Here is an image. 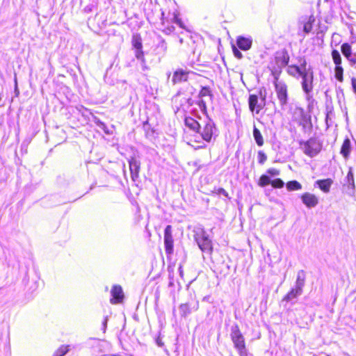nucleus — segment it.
Instances as JSON below:
<instances>
[{
  "mask_svg": "<svg viewBox=\"0 0 356 356\" xmlns=\"http://www.w3.org/2000/svg\"><path fill=\"white\" fill-rule=\"evenodd\" d=\"M281 70L274 69L272 71V74L274 77L273 85L276 97L279 101L280 105L282 108L285 107L289 99V88L287 83L280 79Z\"/></svg>",
  "mask_w": 356,
  "mask_h": 356,
  "instance_id": "obj_1",
  "label": "nucleus"
},
{
  "mask_svg": "<svg viewBox=\"0 0 356 356\" xmlns=\"http://www.w3.org/2000/svg\"><path fill=\"white\" fill-rule=\"evenodd\" d=\"M230 337L238 353L241 356L246 355L248 354V350L246 348L245 338L237 324L232 326Z\"/></svg>",
  "mask_w": 356,
  "mask_h": 356,
  "instance_id": "obj_2",
  "label": "nucleus"
},
{
  "mask_svg": "<svg viewBox=\"0 0 356 356\" xmlns=\"http://www.w3.org/2000/svg\"><path fill=\"white\" fill-rule=\"evenodd\" d=\"M292 119L303 129L311 128L312 126L311 116L302 108L296 107L294 109Z\"/></svg>",
  "mask_w": 356,
  "mask_h": 356,
  "instance_id": "obj_3",
  "label": "nucleus"
},
{
  "mask_svg": "<svg viewBox=\"0 0 356 356\" xmlns=\"http://www.w3.org/2000/svg\"><path fill=\"white\" fill-rule=\"evenodd\" d=\"M297 59L300 65L291 64L288 65L286 70L287 74L293 77H296L297 76H300L301 74H303L308 70V68L307 67V62L306 58L305 56H299Z\"/></svg>",
  "mask_w": 356,
  "mask_h": 356,
  "instance_id": "obj_4",
  "label": "nucleus"
},
{
  "mask_svg": "<svg viewBox=\"0 0 356 356\" xmlns=\"http://www.w3.org/2000/svg\"><path fill=\"white\" fill-rule=\"evenodd\" d=\"M303 145L304 153L310 157L316 156L322 149V143L316 138H310Z\"/></svg>",
  "mask_w": 356,
  "mask_h": 356,
  "instance_id": "obj_5",
  "label": "nucleus"
},
{
  "mask_svg": "<svg viewBox=\"0 0 356 356\" xmlns=\"http://www.w3.org/2000/svg\"><path fill=\"white\" fill-rule=\"evenodd\" d=\"M331 56L334 67V77L335 79L342 83L343 81V68L342 67V58L341 56L337 49H332L331 51Z\"/></svg>",
  "mask_w": 356,
  "mask_h": 356,
  "instance_id": "obj_6",
  "label": "nucleus"
},
{
  "mask_svg": "<svg viewBox=\"0 0 356 356\" xmlns=\"http://www.w3.org/2000/svg\"><path fill=\"white\" fill-rule=\"evenodd\" d=\"M195 239L200 250L209 254L213 252V245L211 241L209 238L204 231L197 232L195 235Z\"/></svg>",
  "mask_w": 356,
  "mask_h": 356,
  "instance_id": "obj_7",
  "label": "nucleus"
},
{
  "mask_svg": "<svg viewBox=\"0 0 356 356\" xmlns=\"http://www.w3.org/2000/svg\"><path fill=\"white\" fill-rule=\"evenodd\" d=\"M249 109L252 113L259 114L266 106V97L259 98L257 95H250L248 98Z\"/></svg>",
  "mask_w": 356,
  "mask_h": 356,
  "instance_id": "obj_8",
  "label": "nucleus"
},
{
  "mask_svg": "<svg viewBox=\"0 0 356 356\" xmlns=\"http://www.w3.org/2000/svg\"><path fill=\"white\" fill-rule=\"evenodd\" d=\"M302 88L306 94L310 93L313 90L314 72L311 67H308V70L303 74H301Z\"/></svg>",
  "mask_w": 356,
  "mask_h": 356,
  "instance_id": "obj_9",
  "label": "nucleus"
},
{
  "mask_svg": "<svg viewBox=\"0 0 356 356\" xmlns=\"http://www.w3.org/2000/svg\"><path fill=\"white\" fill-rule=\"evenodd\" d=\"M290 56L286 49H284L281 51H277L275 56V61L277 65V67H273L271 72L274 69L280 70L282 71V68L289 65Z\"/></svg>",
  "mask_w": 356,
  "mask_h": 356,
  "instance_id": "obj_10",
  "label": "nucleus"
},
{
  "mask_svg": "<svg viewBox=\"0 0 356 356\" xmlns=\"http://www.w3.org/2000/svg\"><path fill=\"white\" fill-rule=\"evenodd\" d=\"M131 45L135 49V56L138 60H145V53L143 50L142 38L140 34H134L131 38Z\"/></svg>",
  "mask_w": 356,
  "mask_h": 356,
  "instance_id": "obj_11",
  "label": "nucleus"
},
{
  "mask_svg": "<svg viewBox=\"0 0 356 356\" xmlns=\"http://www.w3.org/2000/svg\"><path fill=\"white\" fill-rule=\"evenodd\" d=\"M215 129V124L212 121L209 120L202 127H200V129L198 133L200 134L202 138L204 141L209 143L212 139Z\"/></svg>",
  "mask_w": 356,
  "mask_h": 356,
  "instance_id": "obj_12",
  "label": "nucleus"
},
{
  "mask_svg": "<svg viewBox=\"0 0 356 356\" xmlns=\"http://www.w3.org/2000/svg\"><path fill=\"white\" fill-rule=\"evenodd\" d=\"M164 245L165 253L171 255L173 253L174 240L172 237V226L167 225L164 230Z\"/></svg>",
  "mask_w": 356,
  "mask_h": 356,
  "instance_id": "obj_13",
  "label": "nucleus"
},
{
  "mask_svg": "<svg viewBox=\"0 0 356 356\" xmlns=\"http://www.w3.org/2000/svg\"><path fill=\"white\" fill-rule=\"evenodd\" d=\"M111 298L110 302L112 305L120 304L123 302L124 295L123 293L122 288L119 284H115L112 286L111 290Z\"/></svg>",
  "mask_w": 356,
  "mask_h": 356,
  "instance_id": "obj_14",
  "label": "nucleus"
},
{
  "mask_svg": "<svg viewBox=\"0 0 356 356\" xmlns=\"http://www.w3.org/2000/svg\"><path fill=\"white\" fill-rule=\"evenodd\" d=\"M190 73L191 72L189 70H185L181 68L177 69L172 74V84L176 85L182 82L188 81Z\"/></svg>",
  "mask_w": 356,
  "mask_h": 356,
  "instance_id": "obj_15",
  "label": "nucleus"
},
{
  "mask_svg": "<svg viewBox=\"0 0 356 356\" xmlns=\"http://www.w3.org/2000/svg\"><path fill=\"white\" fill-rule=\"evenodd\" d=\"M129 170L131 173V179L136 181L138 177L140 170V163L136 157H131L129 160Z\"/></svg>",
  "mask_w": 356,
  "mask_h": 356,
  "instance_id": "obj_16",
  "label": "nucleus"
},
{
  "mask_svg": "<svg viewBox=\"0 0 356 356\" xmlns=\"http://www.w3.org/2000/svg\"><path fill=\"white\" fill-rule=\"evenodd\" d=\"M302 203L308 208L315 207L318 204V197L308 192L304 193L300 196Z\"/></svg>",
  "mask_w": 356,
  "mask_h": 356,
  "instance_id": "obj_17",
  "label": "nucleus"
},
{
  "mask_svg": "<svg viewBox=\"0 0 356 356\" xmlns=\"http://www.w3.org/2000/svg\"><path fill=\"white\" fill-rule=\"evenodd\" d=\"M236 45L237 47L243 50L248 51L251 49L252 45V39L250 37L238 36L236 38Z\"/></svg>",
  "mask_w": 356,
  "mask_h": 356,
  "instance_id": "obj_18",
  "label": "nucleus"
},
{
  "mask_svg": "<svg viewBox=\"0 0 356 356\" xmlns=\"http://www.w3.org/2000/svg\"><path fill=\"white\" fill-rule=\"evenodd\" d=\"M198 308L199 301L197 300L195 301V303L192 307L188 302L182 303L179 305L181 316L183 317H186L192 312L193 310L197 311Z\"/></svg>",
  "mask_w": 356,
  "mask_h": 356,
  "instance_id": "obj_19",
  "label": "nucleus"
},
{
  "mask_svg": "<svg viewBox=\"0 0 356 356\" xmlns=\"http://www.w3.org/2000/svg\"><path fill=\"white\" fill-rule=\"evenodd\" d=\"M351 152V143L348 138H346L341 145L340 154L345 159H348Z\"/></svg>",
  "mask_w": 356,
  "mask_h": 356,
  "instance_id": "obj_20",
  "label": "nucleus"
},
{
  "mask_svg": "<svg viewBox=\"0 0 356 356\" xmlns=\"http://www.w3.org/2000/svg\"><path fill=\"white\" fill-rule=\"evenodd\" d=\"M333 184V180L330 178L325 179H318L316 181V184L318 185L319 188L325 193H327L330 191V188L332 184Z\"/></svg>",
  "mask_w": 356,
  "mask_h": 356,
  "instance_id": "obj_21",
  "label": "nucleus"
},
{
  "mask_svg": "<svg viewBox=\"0 0 356 356\" xmlns=\"http://www.w3.org/2000/svg\"><path fill=\"white\" fill-rule=\"evenodd\" d=\"M185 125L195 132H199L200 129V123L191 117H186L184 119Z\"/></svg>",
  "mask_w": 356,
  "mask_h": 356,
  "instance_id": "obj_22",
  "label": "nucleus"
},
{
  "mask_svg": "<svg viewBox=\"0 0 356 356\" xmlns=\"http://www.w3.org/2000/svg\"><path fill=\"white\" fill-rule=\"evenodd\" d=\"M302 291L298 289L296 287L293 288L283 297L282 300L285 302H289L291 300L296 298L302 293Z\"/></svg>",
  "mask_w": 356,
  "mask_h": 356,
  "instance_id": "obj_23",
  "label": "nucleus"
},
{
  "mask_svg": "<svg viewBox=\"0 0 356 356\" xmlns=\"http://www.w3.org/2000/svg\"><path fill=\"white\" fill-rule=\"evenodd\" d=\"M204 97H209L211 99H213V95L209 86H203L201 88L198 93V97L199 99H202Z\"/></svg>",
  "mask_w": 356,
  "mask_h": 356,
  "instance_id": "obj_24",
  "label": "nucleus"
},
{
  "mask_svg": "<svg viewBox=\"0 0 356 356\" xmlns=\"http://www.w3.org/2000/svg\"><path fill=\"white\" fill-rule=\"evenodd\" d=\"M286 189L289 191H299L302 188V185L296 180L289 181L286 184Z\"/></svg>",
  "mask_w": 356,
  "mask_h": 356,
  "instance_id": "obj_25",
  "label": "nucleus"
},
{
  "mask_svg": "<svg viewBox=\"0 0 356 356\" xmlns=\"http://www.w3.org/2000/svg\"><path fill=\"white\" fill-rule=\"evenodd\" d=\"M253 136L258 146L261 147L264 145V140L263 136L260 131L256 127H254L253 129Z\"/></svg>",
  "mask_w": 356,
  "mask_h": 356,
  "instance_id": "obj_26",
  "label": "nucleus"
},
{
  "mask_svg": "<svg viewBox=\"0 0 356 356\" xmlns=\"http://www.w3.org/2000/svg\"><path fill=\"white\" fill-rule=\"evenodd\" d=\"M315 19L313 16H310L308 18V20L303 24V31L305 33H309L312 32L313 29V24L314 22Z\"/></svg>",
  "mask_w": 356,
  "mask_h": 356,
  "instance_id": "obj_27",
  "label": "nucleus"
},
{
  "mask_svg": "<svg viewBox=\"0 0 356 356\" xmlns=\"http://www.w3.org/2000/svg\"><path fill=\"white\" fill-rule=\"evenodd\" d=\"M341 51L346 58H349V57L352 56V47L350 44L347 42L343 43L341 46Z\"/></svg>",
  "mask_w": 356,
  "mask_h": 356,
  "instance_id": "obj_28",
  "label": "nucleus"
},
{
  "mask_svg": "<svg viewBox=\"0 0 356 356\" xmlns=\"http://www.w3.org/2000/svg\"><path fill=\"white\" fill-rule=\"evenodd\" d=\"M347 184H348V187H350L352 190H355V180H354V175L351 169H349L347 176H346Z\"/></svg>",
  "mask_w": 356,
  "mask_h": 356,
  "instance_id": "obj_29",
  "label": "nucleus"
},
{
  "mask_svg": "<svg viewBox=\"0 0 356 356\" xmlns=\"http://www.w3.org/2000/svg\"><path fill=\"white\" fill-rule=\"evenodd\" d=\"M270 182H271V180L270 179V178L266 175H262L260 177H259V181H258V185L261 187H264L268 184H270Z\"/></svg>",
  "mask_w": 356,
  "mask_h": 356,
  "instance_id": "obj_30",
  "label": "nucleus"
},
{
  "mask_svg": "<svg viewBox=\"0 0 356 356\" xmlns=\"http://www.w3.org/2000/svg\"><path fill=\"white\" fill-rule=\"evenodd\" d=\"M70 350L69 345H63L56 350V356H64Z\"/></svg>",
  "mask_w": 356,
  "mask_h": 356,
  "instance_id": "obj_31",
  "label": "nucleus"
},
{
  "mask_svg": "<svg viewBox=\"0 0 356 356\" xmlns=\"http://www.w3.org/2000/svg\"><path fill=\"white\" fill-rule=\"evenodd\" d=\"M270 185L275 188H283L284 183L280 178H277L271 180Z\"/></svg>",
  "mask_w": 356,
  "mask_h": 356,
  "instance_id": "obj_32",
  "label": "nucleus"
},
{
  "mask_svg": "<svg viewBox=\"0 0 356 356\" xmlns=\"http://www.w3.org/2000/svg\"><path fill=\"white\" fill-rule=\"evenodd\" d=\"M197 105L199 106L200 109L204 114L207 115V106L206 102L202 99H199V100L197 102Z\"/></svg>",
  "mask_w": 356,
  "mask_h": 356,
  "instance_id": "obj_33",
  "label": "nucleus"
},
{
  "mask_svg": "<svg viewBox=\"0 0 356 356\" xmlns=\"http://www.w3.org/2000/svg\"><path fill=\"white\" fill-rule=\"evenodd\" d=\"M305 285V277H301L300 275L298 276L296 280V288L302 291V288Z\"/></svg>",
  "mask_w": 356,
  "mask_h": 356,
  "instance_id": "obj_34",
  "label": "nucleus"
},
{
  "mask_svg": "<svg viewBox=\"0 0 356 356\" xmlns=\"http://www.w3.org/2000/svg\"><path fill=\"white\" fill-rule=\"evenodd\" d=\"M232 49L233 54L235 58H236L237 59L243 58V56L242 53L234 44L232 45Z\"/></svg>",
  "mask_w": 356,
  "mask_h": 356,
  "instance_id": "obj_35",
  "label": "nucleus"
},
{
  "mask_svg": "<svg viewBox=\"0 0 356 356\" xmlns=\"http://www.w3.org/2000/svg\"><path fill=\"white\" fill-rule=\"evenodd\" d=\"M267 160V156L262 151H259L258 152V161L260 164H264L265 161Z\"/></svg>",
  "mask_w": 356,
  "mask_h": 356,
  "instance_id": "obj_36",
  "label": "nucleus"
},
{
  "mask_svg": "<svg viewBox=\"0 0 356 356\" xmlns=\"http://www.w3.org/2000/svg\"><path fill=\"white\" fill-rule=\"evenodd\" d=\"M213 193L217 194V195H223L225 197H229V194L228 193L222 188H216L213 191Z\"/></svg>",
  "mask_w": 356,
  "mask_h": 356,
  "instance_id": "obj_37",
  "label": "nucleus"
},
{
  "mask_svg": "<svg viewBox=\"0 0 356 356\" xmlns=\"http://www.w3.org/2000/svg\"><path fill=\"white\" fill-rule=\"evenodd\" d=\"M175 28L174 26H168L164 28V29L163 30V32L165 34L169 35L171 33H172L175 31Z\"/></svg>",
  "mask_w": 356,
  "mask_h": 356,
  "instance_id": "obj_38",
  "label": "nucleus"
},
{
  "mask_svg": "<svg viewBox=\"0 0 356 356\" xmlns=\"http://www.w3.org/2000/svg\"><path fill=\"white\" fill-rule=\"evenodd\" d=\"M267 173L272 176H275L280 175V171L276 168H269L267 170Z\"/></svg>",
  "mask_w": 356,
  "mask_h": 356,
  "instance_id": "obj_39",
  "label": "nucleus"
},
{
  "mask_svg": "<svg viewBox=\"0 0 356 356\" xmlns=\"http://www.w3.org/2000/svg\"><path fill=\"white\" fill-rule=\"evenodd\" d=\"M175 23L177 24L180 28L186 29V30L187 29L186 26H185L184 23L183 22V21L181 20V18L178 19L175 22Z\"/></svg>",
  "mask_w": 356,
  "mask_h": 356,
  "instance_id": "obj_40",
  "label": "nucleus"
},
{
  "mask_svg": "<svg viewBox=\"0 0 356 356\" xmlns=\"http://www.w3.org/2000/svg\"><path fill=\"white\" fill-rule=\"evenodd\" d=\"M351 85L353 87V92L356 95V78L355 77L351 78Z\"/></svg>",
  "mask_w": 356,
  "mask_h": 356,
  "instance_id": "obj_41",
  "label": "nucleus"
},
{
  "mask_svg": "<svg viewBox=\"0 0 356 356\" xmlns=\"http://www.w3.org/2000/svg\"><path fill=\"white\" fill-rule=\"evenodd\" d=\"M350 63V65H355L356 64V58H353L352 56L349 57V58H346Z\"/></svg>",
  "mask_w": 356,
  "mask_h": 356,
  "instance_id": "obj_42",
  "label": "nucleus"
},
{
  "mask_svg": "<svg viewBox=\"0 0 356 356\" xmlns=\"http://www.w3.org/2000/svg\"><path fill=\"white\" fill-rule=\"evenodd\" d=\"M179 14L178 12L174 13V22H175L178 19H179Z\"/></svg>",
  "mask_w": 356,
  "mask_h": 356,
  "instance_id": "obj_43",
  "label": "nucleus"
},
{
  "mask_svg": "<svg viewBox=\"0 0 356 356\" xmlns=\"http://www.w3.org/2000/svg\"><path fill=\"white\" fill-rule=\"evenodd\" d=\"M179 274H180L181 277H183L184 276V270H183L182 265H179Z\"/></svg>",
  "mask_w": 356,
  "mask_h": 356,
  "instance_id": "obj_44",
  "label": "nucleus"
},
{
  "mask_svg": "<svg viewBox=\"0 0 356 356\" xmlns=\"http://www.w3.org/2000/svg\"><path fill=\"white\" fill-rule=\"evenodd\" d=\"M165 22L163 21V19L162 18V24L164 25Z\"/></svg>",
  "mask_w": 356,
  "mask_h": 356,
  "instance_id": "obj_45",
  "label": "nucleus"
}]
</instances>
